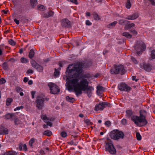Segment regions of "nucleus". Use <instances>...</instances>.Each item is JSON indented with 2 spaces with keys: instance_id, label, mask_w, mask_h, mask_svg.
Here are the masks:
<instances>
[{
  "instance_id": "1",
  "label": "nucleus",
  "mask_w": 155,
  "mask_h": 155,
  "mask_svg": "<svg viewBox=\"0 0 155 155\" xmlns=\"http://www.w3.org/2000/svg\"><path fill=\"white\" fill-rule=\"evenodd\" d=\"M92 64L91 61H86L81 64H75L73 68L69 69L70 67L72 66V64H70L67 68L68 77L69 78H77L82 73L83 68H87L90 67Z\"/></svg>"
},
{
  "instance_id": "2",
  "label": "nucleus",
  "mask_w": 155,
  "mask_h": 155,
  "mask_svg": "<svg viewBox=\"0 0 155 155\" xmlns=\"http://www.w3.org/2000/svg\"><path fill=\"white\" fill-rule=\"evenodd\" d=\"M67 74L66 75V79L67 81L66 83L68 84V86L69 89H74L75 94L77 96L78 94L81 93V90H80L81 89L82 86V85L83 83H84L86 79H83L81 80L80 83L78 82V80L77 78L72 79L71 80H69L70 78H77L79 77V76L77 78H69L68 77V73L67 72V70L66 72Z\"/></svg>"
},
{
  "instance_id": "3",
  "label": "nucleus",
  "mask_w": 155,
  "mask_h": 155,
  "mask_svg": "<svg viewBox=\"0 0 155 155\" xmlns=\"http://www.w3.org/2000/svg\"><path fill=\"white\" fill-rule=\"evenodd\" d=\"M140 116L134 115L131 117V120L139 127H144L147 123L146 117L143 114L140 112Z\"/></svg>"
},
{
  "instance_id": "4",
  "label": "nucleus",
  "mask_w": 155,
  "mask_h": 155,
  "mask_svg": "<svg viewBox=\"0 0 155 155\" xmlns=\"http://www.w3.org/2000/svg\"><path fill=\"white\" fill-rule=\"evenodd\" d=\"M89 82L86 79L80 90L81 91V93L78 94L77 96L81 94H82L83 91L85 94L87 95L88 97H90L91 96L92 91L94 90V88L92 86H89Z\"/></svg>"
},
{
  "instance_id": "5",
  "label": "nucleus",
  "mask_w": 155,
  "mask_h": 155,
  "mask_svg": "<svg viewBox=\"0 0 155 155\" xmlns=\"http://www.w3.org/2000/svg\"><path fill=\"white\" fill-rule=\"evenodd\" d=\"M109 136L112 139L118 140L120 139H123L124 136L123 132L117 129L114 130L110 133Z\"/></svg>"
},
{
  "instance_id": "6",
  "label": "nucleus",
  "mask_w": 155,
  "mask_h": 155,
  "mask_svg": "<svg viewBox=\"0 0 155 155\" xmlns=\"http://www.w3.org/2000/svg\"><path fill=\"white\" fill-rule=\"evenodd\" d=\"M110 71L112 74H117L120 73L122 75L124 74L126 72L124 66L122 65H119L111 68Z\"/></svg>"
},
{
  "instance_id": "7",
  "label": "nucleus",
  "mask_w": 155,
  "mask_h": 155,
  "mask_svg": "<svg viewBox=\"0 0 155 155\" xmlns=\"http://www.w3.org/2000/svg\"><path fill=\"white\" fill-rule=\"evenodd\" d=\"M136 53L138 55H140L143 51L146 50L145 44L142 41H137L135 47Z\"/></svg>"
},
{
  "instance_id": "8",
  "label": "nucleus",
  "mask_w": 155,
  "mask_h": 155,
  "mask_svg": "<svg viewBox=\"0 0 155 155\" xmlns=\"http://www.w3.org/2000/svg\"><path fill=\"white\" fill-rule=\"evenodd\" d=\"M105 148L106 151H108L112 155H115L116 153V149L111 140L105 143Z\"/></svg>"
},
{
  "instance_id": "9",
  "label": "nucleus",
  "mask_w": 155,
  "mask_h": 155,
  "mask_svg": "<svg viewBox=\"0 0 155 155\" xmlns=\"http://www.w3.org/2000/svg\"><path fill=\"white\" fill-rule=\"evenodd\" d=\"M110 104L107 102H100L99 103L96 104L95 106L94 110L95 111L102 110L106 107L110 106Z\"/></svg>"
},
{
  "instance_id": "10",
  "label": "nucleus",
  "mask_w": 155,
  "mask_h": 155,
  "mask_svg": "<svg viewBox=\"0 0 155 155\" xmlns=\"http://www.w3.org/2000/svg\"><path fill=\"white\" fill-rule=\"evenodd\" d=\"M48 86L50 88L51 93L53 94H57L60 92V90L58 86L55 84L51 83L48 84Z\"/></svg>"
},
{
  "instance_id": "11",
  "label": "nucleus",
  "mask_w": 155,
  "mask_h": 155,
  "mask_svg": "<svg viewBox=\"0 0 155 155\" xmlns=\"http://www.w3.org/2000/svg\"><path fill=\"white\" fill-rule=\"evenodd\" d=\"M117 88L120 91L128 92L130 91L131 88L124 83L122 82L118 85Z\"/></svg>"
},
{
  "instance_id": "12",
  "label": "nucleus",
  "mask_w": 155,
  "mask_h": 155,
  "mask_svg": "<svg viewBox=\"0 0 155 155\" xmlns=\"http://www.w3.org/2000/svg\"><path fill=\"white\" fill-rule=\"evenodd\" d=\"M44 97L42 95L38 96L36 99V107L39 109L41 108L44 105Z\"/></svg>"
},
{
  "instance_id": "13",
  "label": "nucleus",
  "mask_w": 155,
  "mask_h": 155,
  "mask_svg": "<svg viewBox=\"0 0 155 155\" xmlns=\"http://www.w3.org/2000/svg\"><path fill=\"white\" fill-rule=\"evenodd\" d=\"M140 67L147 72H150L152 69V66L149 63L143 62L140 64Z\"/></svg>"
},
{
  "instance_id": "14",
  "label": "nucleus",
  "mask_w": 155,
  "mask_h": 155,
  "mask_svg": "<svg viewBox=\"0 0 155 155\" xmlns=\"http://www.w3.org/2000/svg\"><path fill=\"white\" fill-rule=\"evenodd\" d=\"M61 25L62 26L66 28H69L71 27V22L67 18H65L62 20Z\"/></svg>"
},
{
  "instance_id": "15",
  "label": "nucleus",
  "mask_w": 155,
  "mask_h": 155,
  "mask_svg": "<svg viewBox=\"0 0 155 155\" xmlns=\"http://www.w3.org/2000/svg\"><path fill=\"white\" fill-rule=\"evenodd\" d=\"M138 17V15L137 13H135L133 14L127 16L125 19L129 20H134L137 19Z\"/></svg>"
},
{
  "instance_id": "16",
  "label": "nucleus",
  "mask_w": 155,
  "mask_h": 155,
  "mask_svg": "<svg viewBox=\"0 0 155 155\" xmlns=\"http://www.w3.org/2000/svg\"><path fill=\"white\" fill-rule=\"evenodd\" d=\"M9 132L8 128L1 126L0 127V135L7 134Z\"/></svg>"
},
{
  "instance_id": "17",
  "label": "nucleus",
  "mask_w": 155,
  "mask_h": 155,
  "mask_svg": "<svg viewBox=\"0 0 155 155\" xmlns=\"http://www.w3.org/2000/svg\"><path fill=\"white\" fill-rule=\"evenodd\" d=\"M54 14V12L52 11L45 12L43 14V16L45 18H48L53 16Z\"/></svg>"
},
{
  "instance_id": "18",
  "label": "nucleus",
  "mask_w": 155,
  "mask_h": 155,
  "mask_svg": "<svg viewBox=\"0 0 155 155\" xmlns=\"http://www.w3.org/2000/svg\"><path fill=\"white\" fill-rule=\"evenodd\" d=\"M155 59V50H152L150 52L149 60L150 61H153Z\"/></svg>"
},
{
  "instance_id": "19",
  "label": "nucleus",
  "mask_w": 155,
  "mask_h": 155,
  "mask_svg": "<svg viewBox=\"0 0 155 155\" xmlns=\"http://www.w3.org/2000/svg\"><path fill=\"white\" fill-rule=\"evenodd\" d=\"M97 93L99 95V94H100V92H103L104 91V88L100 85H98L97 87Z\"/></svg>"
},
{
  "instance_id": "20",
  "label": "nucleus",
  "mask_w": 155,
  "mask_h": 155,
  "mask_svg": "<svg viewBox=\"0 0 155 155\" xmlns=\"http://www.w3.org/2000/svg\"><path fill=\"white\" fill-rule=\"evenodd\" d=\"M30 4L32 7L34 8L38 4L37 0H30Z\"/></svg>"
},
{
  "instance_id": "21",
  "label": "nucleus",
  "mask_w": 155,
  "mask_h": 155,
  "mask_svg": "<svg viewBox=\"0 0 155 155\" xmlns=\"http://www.w3.org/2000/svg\"><path fill=\"white\" fill-rule=\"evenodd\" d=\"M117 22L116 21H114V22L109 24L107 26V27L108 28H111L113 27H114L115 25L117 24Z\"/></svg>"
},
{
  "instance_id": "22",
  "label": "nucleus",
  "mask_w": 155,
  "mask_h": 155,
  "mask_svg": "<svg viewBox=\"0 0 155 155\" xmlns=\"http://www.w3.org/2000/svg\"><path fill=\"white\" fill-rule=\"evenodd\" d=\"M35 53L34 50L31 49L30 50L28 57L30 59H32L34 57L35 55Z\"/></svg>"
},
{
  "instance_id": "23",
  "label": "nucleus",
  "mask_w": 155,
  "mask_h": 155,
  "mask_svg": "<svg viewBox=\"0 0 155 155\" xmlns=\"http://www.w3.org/2000/svg\"><path fill=\"white\" fill-rule=\"evenodd\" d=\"M130 21L126 20H120L119 21V24L120 25H124L126 24H127L129 23Z\"/></svg>"
},
{
  "instance_id": "24",
  "label": "nucleus",
  "mask_w": 155,
  "mask_h": 155,
  "mask_svg": "<svg viewBox=\"0 0 155 155\" xmlns=\"http://www.w3.org/2000/svg\"><path fill=\"white\" fill-rule=\"evenodd\" d=\"M39 72H42L43 70V67L42 66L38 64L35 68Z\"/></svg>"
},
{
  "instance_id": "25",
  "label": "nucleus",
  "mask_w": 155,
  "mask_h": 155,
  "mask_svg": "<svg viewBox=\"0 0 155 155\" xmlns=\"http://www.w3.org/2000/svg\"><path fill=\"white\" fill-rule=\"evenodd\" d=\"M93 15L95 20H101V18L98 15L96 12H94L93 13Z\"/></svg>"
},
{
  "instance_id": "26",
  "label": "nucleus",
  "mask_w": 155,
  "mask_h": 155,
  "mask_svg": "<svg viewBox=\"0 0 155 155\" xmlns=\"http://www.w3.org/2000/svg\"><path fill=\"white\" fill-rule=\"evenodd\" d=\"M6 46H5L4 45H0V56L2 55L3 54V51L6 49Z\"/></svg>"
},
{
  "instance_id": "27",
  "label": "nucleus",
  "mask_w": 155,
  "mask_h": 155,
  "mask_svg": "<svg viewBox=\"0 0 155 155\" xmlns=\"http://www.w3.org/2000/svg\"><path fill=\"white\" fill-rule=\"evenodd\" d=\"M66 100L70 102L73 103V102L74 101L75 99L73 97H70L69 96H67L66 97Z\"/></svg>"
},
{
  "instance_id": "28",
  "label": "nucleus",
  "mask_w": 155,
  "mask_h": 155,
  "mask_svg": "<svg viewBox=\"0 0 155 155\" xmlns=\"http://www.w3.org/2000/svg\"><path fill=\"white\" fill-rule=\"evenodd\" d=\"M122 35L123 36H125L126 38H130L132 37V35L127 32H124L123 33Z\"/></svg>"
},
{
  "instance_id": "29",
  "label": "nucleus",
  "mask_w": 155,
  "mask_h": 155,
  "mask_svg": "<svg viewBox=\"0 0 155 155\" xmlns=\"http://www.w3.org/2000/svg\"><path fill=\"white\" fill-rule=\"evenodd\" d=\"M2 66L4 69L6 70L8 69V65L7 63L6 62H5L2 64Z\"/></svg>"
},
{
  "instance_id": "30",
  "label": "nucleus",
  "mask_w": 155,
  "mask_h": 155,
  "mask_svg": "<svg viewBox=\"0 0 155 155\" xmlns=\"http://www.w3.org/2000/svg\"><path fill=\"white\" fill-rule=\"evenodd\" d=\"M44 134L48 136H50L52 134V132L50 130H47L44 131Z\"/></svg>"
},
{
  "instance_id": "31",
  "label": "nucleus",
  "mask_w": 155,
  "mask_h": 155,
  "mask_svg": "<svg viewBox=\"0 0 155 155\" xmlns=\"http://www.w3.org/2000/svg\"><path fill=\"white\" fill-rule=\"evenodd\" d=\"M14 116V114H11L8 113L5 115V117L7 119H9L12 118Z\"/></svg>"
},
{
  "instance_id": "32",
  "label": "nucleus",
  "mask_w": 155,
  "mask_h": 155,
  "mask_svg": "<svg viewBox=\"0 0 155 155\" xmlns=\"http://www.w3.org/2000/svg\"><path fill=\"white\" fill-rule=\"evenodd\" d=\"M134 26L135 24L133 23H132L131 24L129 23L128 25L125 26V28L126 30H127L128 29L130 28L131 27H134Z\"/></svg>"
},
{
  "instance_id": "33",
  "label": "nucleus",
  "mask_w": 155,
  "mask_h": 155,
  "mask_svg": "<svg viewBox=\"0 0 155 155\" xmlns=\"http://www.w3.org/2000/svg\"><path fill=\"white\" fill-rule=\"evenodd\" d=\"M31 63L32 66L35 68L38 64L34 60L31 61Z\"/></svg>"
},
{
  "instance_id": "34",
  "label": "nucleus",
  "mask_w": 155,
  "mask_h": 155,
  "mask_svg": "<svg viewBox=\"0 0 155 155\" xmlns=\"http://www.w3.org/2000/svg\"><path fill=\"white\" fill-rule=\"evenodd\" d=\"M131 6V4L130 0H127L126 7L128 9H130Z\"/></svg>"
},
{
  "instance_id": "35",
  "label": "nucleus",
  "mask_w": 155,
  "mask_h": 155,
  "mask_svg": "<svg viewBox=\"0 0 155 155\" xmlns=\"http://www.w3.org/2000/svg\"><path fill=\"white\" fill-rule=\"evenodd\" d=\"M12 101L13 100L11 98H7L6 101V105L8 106H9Z\"/></svg>"
},
{
  "instance_id": "36",
  "label": "nucleus",
  "mask_w": 155,
  "mask_h": 155,
  "mask_svg": "<svg viewBox=\"0 0 155 155\" xmlns=\"http://www.w3.org/2000/svg\"><path fill=\"white\" fill-rule=\"evenodd\" d=\"M60 135L62 138H65L67 137V134L66 132L62 131L60 133Z\"/></svg>"
},
{
  "instance_id": "37",
  "label": "nucleus",
  "mask_w": 155,
  "mask_h": 155,
  "mask_svg": "<svg viewBox=\"0 0 155 155\" xmlns=\"http://www.w3.org/2000/svg\"><path fill=\"white\" fill-rule=\"evenodd\" d=\"M21 62L22 63H26L29 62L28 60L24 57L21 58L20 59Z\"/></svg>"
},
{
  "instance_id": "38",
  "label": "nucleus",
  "mask_w": 155,
  "mask_h": 155,
  "mask_svg": "<svg viewBox=\"0 0 155 155\" xmlns=\"http://www.w3.org/2000/svg\"><path fill=\"white\" fill-rule=\"evenodd\" d=\"M126 113L128 117H130L133 114V111L131 110H127L126 111Z\"/></svg>"
},
{
  "instance_id": "39",
  "label": "nucleus",
  "mask_w": 155,
  "mask_h": 155,
  "mask_svg": "<svg viewBox=\"0 0 155 155\" xmlns=\"http://www.w3.org/2000/svg\"><path fill=\"white\" fill-rule=\"evenodd\" d=\"M30 8L29 6H26L23 10H21V13L22 12H26L28 13L30 11Z\"/></svg>"
},
{
  "instance_id": "40",
  "label": "nucleus",
  "mask_w": 155,
  "mask_h": 155,
  "mask_svg": "<svg viewBox=\"0 0 155 155\" xmlns=\"http://www.w3.org/2000/svg\"><path fill=\"white\" fill-rule=\"evenodd\" d=\"M84 122L87 125H92L93 124V123L88 119H85Z\"/></svg>"
},
{
  "instance_id": "41",
  "label": "nucleus",
  "mask_w": 155,
  "mask_h": 155,
  "mask_svg": "<svg viewBox=\"0 0 155 155\" xmlns=\"http://www.w3.org/2000/svg\"><path fill=\"white\" fill-rule=\"evenodd\" d=\"M14 123L15 125H18L21 124V121L19 119L17 118H16L15 119Z\"/></svg>"
},
{
  "instance_id": "42",
  "label": "nucleus",
  "mask_w": 155,
  "mask_h": 155,
  "mask_svg": "<svg viewBox=\"0 0 155 155\" xmlns=\"http://www.w3.org/2000/svg\"><path fill=\"white\" fill-rule=\"evenodd\" d=\"M7 153L8 154V155H16L17 154L16 152L15 151H9Z\"/></svg>"
},
{
  "instance_id": "43",
  "label": "nucleus",
  "mask_w": 155,
  "mask_h": 155,
  "mask_svg": "<svg viewBox=\"0 0 155 155\" xmlns=\"http://www.w3.org/2000/svg\"><path fill=\"white\" fill-rule=\"evenodd\" d=\"M137 139L138 140H141L142 137L139 133L137 132L136 134Z\"/></svg>"
},
{
  "instance_id": "44",
  "label": "nucleus",
  "mask_w": 155,
  "mask_h": 155,
  "mask_svg": "<svg viewBox=\"0 0 155 155\" xmlns=\"http://www.w3.org/2000/svg\"><path fill=\"white\" fill-rule=\"evenodd\" d=\"M35 141V139L34 138H31L29 141V144L31 146H32L33 144Z\"/></svg>"
},
{
  "instance_id": "45",
  "label": "nucleus",
  "mask_w": 155,
  "mask_h": 155,
  "mask_svg": "<svg viewBox=\"0 0 155 155\" xmlns=\"http://www.w3.org/2000/svg\"><path fill=\"white\" fill-rule=\"evenodd\" d=\"M9 43L12 46H15V42L12 39H10L8 41Z\"/></svg>"
},
{
  "instance_id": "46",
  "label": "nucleus",
  "mask_w": 155,
  "mask_h": 155,
  "mask_svg": "<svg viewBox=\"0 0 155 155\" xmlns=\"http://www.w3.org/2000/svg\"><path fill=\"white\" fill-rule=\"evenodd\" d=\"M24 108V107L21 105L20 106H18L16 108L14 109V110L15 111L17 110H19L20 109H22Z\"/></svg>"
},
{
  "instance_id": "47",
  "label": "nucleus",
  "mask_w": 155,
  "mask_h": 155,
  "mask_svg": "<svg viewBox=\"0 0 155 155\" xmlns=\"http://www.w3.org/2000/svg\"><path fill=\"white\" fill-rule=\"evenodd\" d=\"M60 74L59 71L57 69H55L54 72V75L55 76H58Z\"/></svg>"
},
{
  "instance_id": "48",
  "label": "nucleus",
  "mask_w": 155,
  "mask_h": 155,
  "mask_svg": "<svg viewBox=\"0 0 155 155\" xmlns=\"http://www.w3.org/2000/svg\"><path fill=\"white\" fill-rule=\"evenodd\" d=\"M131 59L132 61L135 64H137L138 63L137 60L134 57H131Z\"/></svg>"
},
{
  "instance_id": "49",
  "label": "nucleus",
  "mask_w": 155,
  "mask_h": 155,
  "mask_svg": "<svg viewBox=\"0 0 155 155\" xmlns=\"http://www.w3.org/2000/svg\"><path fill=\"white\" fill-rule=\"evenodd\" d=\"M41 118L44 120H49V118L47 117L46 115H41Z\"/></svg>"
},
{
  "instance_id": "50",
  "label": "nucleus",
  "mask_w": 155,
  "mask_h": 155,
  "mask_svg": "<svg viewBox=\"0 0 155 155\" xmlns=\"http://www.w3.org/2000/svg\"><path fill=\"white\" fill-rule=\"evenodd\" d=\"M6 82V80L3 78H2L0 79V84H4Z\"/></svg>"
},
{
  "instance_id": "51",
  "label": "nucleus",
  "mask_w": 155,
  "mask_h": 155,
  "mask_svg": "<svg viewBox=\"0 0 155 155\" xmlns=\"http://www.w3.org/2000/svg\"><path fill=\"white\" fill-rule=\"evenodd\" d=\"M105 124L107 127H109L111 125V122L110 121H107L105 122Z\"/></svg>"
},
{
  "instance_id": "52",
  "label": "nucleus",
  "mask_w": 155,
  "mask_h": 155,
  "mask_svg": "<svg viewBox=\"0 0 155 155\" xmlns=\"http://www.w3.org/2000/svg\"><path fill=\"white\" fill-rule=\"evenodd\" d=\"M121 123L122 124L125 125L127 124V120L126 119L123 118L121 120Z\"/></svg>"
},
{
  "instance_id": "53",
  "label": "nucleus",
  "mask_w": 155,
  "mask_h": 155,
  "mask_svg": "<svg viewBox=\"0 0 155 155\" xmlns=\"http://www.w3.org/2000/svg\"><path fill=\"white\" fill-rule=\"evenodd\" d=\"M130 32L135 35H136L137 34V32L135 30H131L130 31Z\"/></svg>"
},
{
  "instance_id": "54",
  "label": "nucleus",
  "mask_w": 155,
  "mask_h": 155,
  "mask_svg": "<svg viewBox=\"0 0 155 155\" xmlns=\"http://www.w3.org/2000/svg\"><path fill=\"white\" fill-rule=\"evenodd\" d=\"M33 71L31 69H28L26 72V73L27 74H33Z\"/></svg>"
},
{
  "instance_id": "55",
  "label": "nucleus",
  "mask_w": 155,
  "mask_h": 155,
  "mask_svg": "<svg viewBox=\"0 0 155 155\" xmlns=\"http://www.w3.org/2000/svg\"><path fill=\"white\" fill-rule=\"evenodd\" d=\"M86 25L90 26L92 25V23L89 20H87L86 21Z\"/></svg>"
},
{
  "instance_id": "56",
  "label": "nucleus",
  "mask_w": 155,
  "mask_h": 155,
  "mask_svg": "<svg viewBox=\"0 0 155 155\" xmlns=\"http://www.w3.org/2000/svg\"><path fill=\"white\" fill-rule=\"evenodd\" d=\"M16 91L18 92H19L22 91V89L20 87H18L16 88Z\"/></svg>"
},
{
  "instance_id": "57",
  "label": "nucleus",
  "mask_w": 155,
  "mask_h": 155,
  "mask_svg": "<svg viewBox=\"0 0 155 155\" xmlns=\"http://www.w3.org/2000/svg\"><path fill=\"white\" fill-rule=\"evenodd\" d=\"M151 4L153 6H155V2L154 0H148Z\"/></svg>"
},
{
  "instance_id": "58",
  "label": "nucleus",
  "mask_w": 155,
  "mask_h": 155,
  "mask_svg": "<svg viewBox=\"0 0 155 155\" xmlns=\"http://www.w3.org/2000/svg\"><path fill=\"white\" fill-rule=\"evenodd\" d=\"M70 1L72 3H74L76 5H78V4L77 0H70Z\"/></svg>"
},
{
  "instance_id": "59",
  "label": "nucleus",
  "mask_w": 155,
  "mask_h": 155,
  "mask_svg": "<svg viewBox=\"0 0 155 155\" xmlns=\"http://www.w3.org/2000/svg\"><path fill=\"white\" fill-rule=\"evenodd\" d=\"M136 76H133L132 78L133 81H135L136 82H137L139 79L138 78H136Z\"/></svg>"
},
{
  "instance_id": "60",
  "label": "nucleus",
  "mask_w": 155,
  "mask_h": 155,
  "mask_svg": "<svg viewBox=\"0 0 155 155\" xmlns=\"http://www.w3.org/2000/svg\"><path fill=\"white\" fill-rule=\"evenodd\" d=\"M35 91H32L31 92V97L32 99H33L35 97Z\"/></svg>"
},
{
  "instance_id": "61",
  "label": "nucleus",
  "mask_w": 155,
  "mask_h": 155,
  "mask_svg": "<svg viewBox=\"0 0 155 155\" xmlns=\"http://www.w3.org/2000/svg\"><path fill=\"white\" fill-rule=\"evenodd\" d=\"M14 21L17 25H18L19 24L20 22L19 20L17 19L16 18H15Z\"/></svg>"
},
{
  "instance_id": "62",
  "label": "nucleus",
  "mask_w": 155,
  "mask_h": 155,
  "mask_svg": "<svg viewBox=\"0 0 155 155\" xmlns=\"http://www.w3.org/2000/svg\"><path fill=\"white\" fill-rule=\"evenodd\" d=\"M29 79L27 77H25L23 79V82L25 83H26L28 82Z\"/></svg>"
},
{
  "instance_id": "63",
  "label": "nucleus",
  "mask_w": 155,
  "mask_h": 155,
  "mask_svg": "<svg viewBox=\"0 0 155 155\" xmlns=\"http://www.w3.org/2000/svg\"><path fill=\"white\" fill-rule=\"evenodd\" d=\"M24 150L26 151L27 150V148L26 145L25 144H24L22 146Z\"/></svg>"
},
{
  "instance_id": "64",
  "label": "nucleus",
  "mask_w": 155,
  "mask_h": 155,
  "mask_svg": "<svg viewBox=\"0 0 155 155\" xmlns=\"http://www.w3.org/2000/svg\"><path fill=\"white\" fill-rule=\"evenodd\" d=\"M140 112L143 114L144 115L147 114L146 111L144 110H141L140 111Z\"/></svg>"
}]
</instances>
